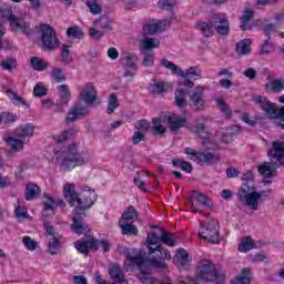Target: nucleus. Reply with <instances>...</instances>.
<instances>
[{
    "mask_svg": "<svg viewBox=\"0 0 284 284\" xmlns=\"http://www.w3.org/2000/svg\"><path fill=\"white\" fill-rule=\"evenodd\" d=\"M67 37L69 39H83V30L79 26L70 27L67 30Z\"/></svg>",
    "mask_w": 284,
    "mask_h": 284,
    "instance_id": "nucleus-51",
    "label": "nucleus"
},
{
    "mask_svg": "<svg viewBox=\"0 0 284 284\" xmlns=\"http://www.w3.org/2000/svg\"><path fill=\"white\" fill-rule=\"evenodd\" d=\"M161 237L155 232L148 233L146 236V262L154 270H168L165 261H171L172 255L163 247Z\"/></svg>",
    "mask_w": 284,
    "mask_h": 284,
    "instance_id": "nucleus-2",
    "label": "nucleus"
},
{
    "mask_svg": "<svg viewBox=\"0 0 284 284\" xmlns=\"http://www.w3.org/2000/svg\"><path fill=\"white\" fill-rule=\"evenodd\" d=\"M195 30H200L203 37L205 39H210V37L214 36V29L212 24V18H210L206 22L205 21H199L195 23Z\"/></svg>",
    "mask_w": 284,
    "mask_h": 284,
    "instance_id": "nucleus-23",
    "label": "nucleus"
},
{
    "mask_svg": "<svg viewBox=\"0 0 284 284\" xmlns=\"http://www.w3.org/2000/svg\"><path fill=\"white\" fill-rule=\"evenodd\" d=\"M61 61L64 65H70L74 61V58L70 53V47L67 44H62L61 47Z\"/></svg>",
    "mask_w": 284,
    "mask_h": 284,
    "instance_id": "nucleus-45",
    "label": "nucleus"
},
{
    "mask_svg": "<svg viewBox=\"0 0 284 284\" xmlns=\"http://www.w3.org/2000/svg\"><path fill=\"white\" fill-rule=\"evenodd\" d=\"M61 168L64 172L74 170V168H79V165H83V163H85V159H83V155L79 153L77 145L63 146L61 149Z\"/></svg>",
    "mask_w": 284,
    "mask_h": 284,
    "instance_id": "nucleus-5",
    "label": "nucleus"
},
{
    "mask_svg": "<svg viewBox=\"0 0 284 284\" xmlns=\"http://www.w3.org/2000/svg\"><path fill=\"white\" fill-rule=\"evenodd\" d=\"M87 7L89 8L91 14H101L102 9L99 3H97V0H88Z\"/></svg>",
    "mask_w": 284,
    "mask_h": 284,
    "instance_id": "nucleus-58",
    "label": "nucleus"
},
{
    "mask_svg": "<svg viewBox=\"0 0 284 284\" xmlns=\"http://www.w3.org/2000/svg\"><path fill=\"white\" fill-rule=\"evenodd\" d=\"M59 92H60V102L63 105H68L70 103L71 94H70V89L68 88L67 84H61L59 87Z\"/></svg>",
    "mask_w": 284,
    "mask_h": 284,
    "instance_id": "nucleus-46",
    "label": "nucleus"
},
{
    "mask_svg": "<svg viewBox=\"0 0 284 284\" xmlns=\"http://www.w3.org/2000/svg\"><path fill=\"white\" fill-rule=\"evenodd\" d=\"M99 247H102L103 252L108 253L110 252V247H112V244H110V241L108 240H97L94 237H91L90 250H93V252H97Z\"/></svg>",
    "mask_w": 284,
    "mask_h": 284,
    "instance_id": "nucleus-27",
    "label": "nucleus"
},
{
    "mask_svg": "<svg viewBox=\"0 0 284 284\" xmlns=\"http://www.w3.org/2000/svg\"><path fill=\"white\" fill-rule=\"evenodd\" d=\"M116 108H119V98L116 97V93H112L109 97V104L106 109L108 114H112Z\"/></svg>",
    "mask_w": 284,
    "mask_h": 284,
    "instance_id": "nucleus-52",
    "label": "nucleus"
},
{
    "mask_svg": "<svg viewBox=\"0 0 284 284\" xmlns=\"http://www.w3.org/2000/svg\"><path fill=\"white\" fill-rule=\"evenodd\" d=\"M152 123H153V126H152L153 134H165L166 129L165 126H163L161 119L154 118Z\"/></svg>",
    "mask_w": 284,
    "mask_h": 284,
    "instance_id": "nucleus-53",
    "label": "nucleus"
},
{
    "mask_svg": "<svg viewBox=\"0 0 284 284\" xmlns=\"http://www.w3.org/2000/svg\"><path fill=\"white\" fill-rule=\"evenodd\" d=\"M187 94L190 99V106L195 110V112H200L201 110H205V87L197 85L192 91H185L183 88L175 89V105L178 108H187Z\"/></svg>",
    "mask_w": 284,
    "mask_h": 284,
    "instance_id": "nucleus-3",
    "label": "nucleus"
},
{
    "mask_svg": "<svg viewBox=\"0 0 284 284\" xmlns=\"http://www.w3.org/2000/svg\"><path fill=\"white\" fill-rule=\"evenodd\" d=\"M80 99L83 101L87 105H93L94 101H97V89L94 88L93 83H88L83 88L82 92H80Z\"/></svg>",
    "mask_w": 284,
    "mask_h": 284,
    "instance_id": "nucleus-16",
    "label": "nucleus"
},
{
    "mask_svg": "<svg viewBox=\"0 0 284 284\" xmlns=\"http://www.w3.org/2000/svg\"><path fill=\"white\" fill-rule=\"evenodd\" d=\"M236 54L247 55L252 52V40H241L235 48Z\"/></svg>",
    "mask_w": 284,
    "mask_h": 284,
    "instance_id": "nucleus-30",
    "label": "nucleus"
},
{
    "mask_svg": "<svg viewBox=\"0 0 284 284\" xmlns=\"http://www.w3.org/2000/svg\"><path fill=\"white\" fill-rule=\"evenodd\" d=\"M109 275L111 276L112 281H115V283H123L124 281L123 270H121L119 264H114L110 267Z\"/></svg>",
    "mask_w": 284,
    "mask_h": 284,
    "instance_id": "nucleus-35",
    "label": "nucleus"
},
{
    "mask_svg": "<svg viewBox=\"0 0 284 284\" xmlns=\"http://www.w3.org/2000/svg\"><path fill=\"white\" fill-rule=\"evenodd\" d=\"M2 116V123L4 128H8V125H12L17 121V114L14 113H2L0 114Z\"/></svg>",
    "mask_w": 284,
    "mask_h": 284,
    "instance_id": "nucleus-56",
    "label": "nucleus"
},
{
    "mask_svg": "<svg viewBox=\"0 0 284 284\" xmlns=\"http://www.w3.org/2000/svg\"><path fill=\"white\" fill-rule=\"evenodd\" d=\"M119 227L122 230V234L126 236L139 235V229L130 222H119Z\"/></svg>",
    "mask_w": 284,
    "mask_h": 284,
    "instance_id": "nucleus-31",
    "label": "nucleus"
},
{
    "mask_svg": "<svg viewBox=\"0 0 284 284\" xmlns=\"http://www.w3.org/2000/svg\"><path fill=\"white\" fill-rule=\"evenodd\" d=\"M211 23L213 26V32L215 31L221 37H227L230 34V21L225 16L215 13L211 17Z\"/></svg>",
    "mask_w": 284,
    "mask_h": 284,
    "instance_id": "nucleus-11",
    "label": "nucleus"
},
{
    "mask_svg": "<svg viewBox=\"0 0 284 284\" xmlns=\"http://www.w3.org/2000/svg\"><path fill=\"white\" fill-rule=\"evenodd\" d=\"M75 250L80 252V254H84V256H88L90 254V240H80L74 243Z\"/></svg>",
    "mask_w": 284,
    "mask_h": 284,
    "instance_id": "nucleus-49",
    "label": "nucleus"
},
{
    "mask_svg": "<svg viewBox=\"0 0 284 284\" xmlns=\"http://www.w3.org/2000/svg\"><path fill=\"white\" fill-rule=\"evenodd\" d=\"M160 241L161 243L168 245L169 247H174V245H176V235H174V233H170L161 229Z\"/></svg>",
    "mask_w": 284,
    "mask_h": 284,
    "instance_id": "nucleus-33",
    "label": "nucleus"
},
{
    "mask_svg": "<svg viewBox=\"0 0 284 284\" xmlns=\"http://www.w3.org/2000/svg\"><path fill=\"white\" fill-rule=\"evenodd\" d=\"M7 20L16 32H22V34H30V24L26 22L23 18H19L16 14L11 13L7 16Z\"/></svg>",
    "mask_w": 284,
    "mask_h": 284,
    "instance_id": "nucleus-15",
    "label": "nucleus"
},
{
    "mask_svg": "<svg viewBox=\"0 0 284 284\" xmlns=\"http://www.w3.org/2000/svg\"><path fill=\"white\" fill-rule=\"evenodd\" d=\"M219 159L220 158L217 154L206 152L197 154L193 161H195V163L199 165H204V163H206V165H214V163H219Z\"/></svg>",
    "mask_w": 284,
    "mask_h": 284,
    "instance_id": "nucleus-22",
    "label": "nucleus"
},
{
    "mask_svg": "<svg viewBox=\"0 0 284 284\" xmlns=\"http://www.w3.org/2000/svg\"><path fill=\"white\" fill-rule=\"evenodd\" d=\"M44 199H47V201L43 202L44 212H48L49 210L51 211L57 210L55 205H59L60 207H65V201L63 200H54V197L48 195L47 193H44Z\"/></svg>",
    "mask_w": 284,
    "mask_h": 284,
    "instance_id": "nucleus-26",
    "label": "nucleus"
},
{
    "mask_svg": "<svg viewBox=\"0 0 284 284\" xmlns=\"http://www.w3.org/2000/svg\"><path fill=\"white\" fill-rule=\"evenodd\" d=\"M185 123H187V119L182 118L176 113H172L168 116V125L171 132H178L181 128H185Z\"/></svg>",
    "mask_w": 284,
    "mask_h": 284,
    "instance_id": "nucleus-19",
    "label": "nucleus"
},
{
    "mask_svg": "<svg viewBox=\"0 0 284 284\" xmlns=\"http://www.w3.org/2000/svg\"><path fill=\"white\" fill-rule=\"evenodd\" d=\"M19 63L17 62V59L14 57L9 55L4 60L0 62V67L2 70H8V72H12L13 70H17V67Z\"/></svg>",
    "mask_w": 284,
    "mask_h": 284,
    "instance_id": "nucleus-43",
    "label": "nucleus"
},
{
    "mask_svg": "<svg viewBox=\"0 0 284 284\" xmlns=\"http://www.w3.org/2000/svg\"><path fill=\"white\" fill-rule=\"evenodd\" d=\"M256 185L254 184H243L240 190L237 191V199L242 205L245 207H250L253 211L258 210V202L263 201V199H267L272 193L271 190L268 191H260L256 192Z\"/></svg>",
    "mask_w": 284,
    "mask_h": 284,
    "instance_id": "nucleus-4",
    "label": "nucleus"
},
{
    "mask_svg": "<svg viewBox=\"0 0 284 284\" xmlns=\"http://www.w3.org/2000/svg\"><path fill=\"white\" fill-rule=\"evenodd\" d=\"M41 38L40 41L42 43L43 50H48L52 52L57 50L61 45V41L57 37V30L52 28L50 24H40Z\"/></svg>",
    "mask_w": 284,
    "mask_h": 284,
    "instance_id": "nucleus-7",
    "label": "nucleus"
},
{
    "mask_svg": "<svg viewBox=\"0 0 284 284\" xmlns=\"http://www.w3.org/2000/svg\"><path fill=\"white\" fill-rule=\"evenodd\" d=\"M190 132H192L193 134H197V136H200V139L202 140L210 136V131L204 123H199L197 125L191 126Z\"/></svg>",
    "mask_w": 284,
    "mask_h": 284,
    "instance_id": "nucleus-40",
    "label": "nucleus"
},
{
    "mask_svg": "<svg viewBox=\"0 0 284 284\" xmlns=\"http://www.w3.org/2000/svg\"><path fill=\"white\" fill-rule=\"evenodd\" d=\"M126 258H128V261H131V263H134L135 265H138L139 270H141V267H143V266H149L146 264L148 263V257H143L142 255H131V254H129L126 256Z\"/></svg>",
    "mask_w": 284,
    "mask_h": 284,
    "instance_id": "nucleus-50",
    "label": "nucleus"
},
{
    "mask_svg": "<svg viewBox=\"0 0 284 284\" xmlns=\"http://www.w3.org/2000/svg\"><path fill=\"white\" fill-rule=\"evenodd\" d=\"M60 247H61V237L60 236H53L49 240L48 252H49V254H51V256H57V254H59Z\"/></svg>",
    "mask_w": 284,
    "mask_h": 284,
    "instance_id": "nucleus-36",
    "label": "nucleus"
},
{
    "mask_svg": "<svg viewBox=\"0 0 284 284\" xmlns=\"http://www.w3.org/2000/svg\"><path fill=\"white\" fill-rule=\"evenodd\" d=\"M193 199L194 201H196V203L202 205V207H212V200H210L207 195L199 191H193Z\"/></svg>",
    "mask_w": 284,
    "mask_h": 284,
    "instance_id": "nucleus-42",
    "label": "nucleus"
},
{
    "mask_svg": "<svg viewBox=\"0 0 284 284\" xmlns=\"http://www.w3.org/2000/svg\"><path fill=\"white\" fill-rule=\"evenodd\" d=\"M161 45V41L155 38H144L142 40V52H150V50H154V48H159Z\"/></svg>",
    "mask_w": 284,
    "mask_h": 284,
    "instance_id": "nucleus-38",
    "label": "nucleus"
},
{
    "mask_svg": "<svg viewBox=\"0 0 284 284\" xmlns=\"http://www.w3.org/2000/svg\"><path fill=\"white\" fill-rule=\"evenodd\" d=\"M75 185L72 183L64 184V199L69 202L71 207L75 206V210H81L82 213H85V210H90L94 203H97V192L90 186H81L80 190L77 192Z\"/></svg>",
    "mask_w": 284,
    "mask_h": 284,
    "instance_id": "nucleus-1",
    "label": "nucleus"
},
{
    "mask_svg": "<svg viewBox=\"0 0 284 284\" xmlns=\"http://www.w3.org/2000/svg\"><path fill=\"white\" fill-rule=\"evenodd\" d=\"M165 92V84L163 82H155L151 84V94H163Z\"/></svg>",
    "mask_w": 284,
    "mask_h": 284,
    "instance_id": "nucleus-62",
    "label": "nucleus"
},
{
    "mask_svg": "<svg viewBox=\"0 0 284 284\" xmlns=\"http://www.w3.org/2000/svg\"><path fill=\"white\" fill-rule=\"evenodd\" d=\"M254 17V10L251 8L246 9L244 11V14L242 16V24L241 29L242 30H252V24H250V21H252V18Z\"/></svg>",
    "mask_w": 284,
    "mask_h": 284,
    "instance_id": "nucleus-41",
    "label": "nucleus"
},
{
    "mask_svg": "<svg viewBox=\"0 0 284 284\" xmlns=\"http://www.w3.org/2000/svg\"><path fill=\"white\" fill-rule=\"evenodd\" d=\"M202 145L205 150H219V145L210 140V135L202 140Z\"/></svg>",
    "mask_w": 284,
    "mask_h": 284,
    "instance_id": "nucleus-64",
    "label": "nucleus"
},
{
    "mask_svg": "<svg viewBox=\"0 0 284 284\" xmlns=\"http://www.w3.org/2000/svg\"><path fill=\"white\" fill-rule=\"evenodd\" d=\"M33 95L36 97H47L48 95V88L43 87L41 83H37L33 88Z\"/></svg>",
    "mask_w": 284,
    "mask_h": 284,
    "instance_id": "nucleus-61",
    "label": "nucleus"
},
{
    "mask_svg": "<svg viewBox=\"0 0 284 284\" xmlns=\"http://www.w3.org/2000/svg\"><path fill=\"white\" fill-rule=\"evenodd\" d=\"M34 134V124L29 123V124H22L18 128L14 129L13 131V136H16V139H26V138H30L33 136Z\"/></svg>",
    "mask_w": 284,
    "mask_h": 284,
    "instance_id": "nucleus-21",
    "label": "nucleus"
},
{
    "mask_svg": "<svg viewBox=\"0 0 284 284\" xmlns=\"http://www.w3.org/2000/svg\"><path fill=\"white\" fill-rule=\"evenodd\" d=\"M200 239L207 241V243L219 244L220 243V233H219V221L210 220L207 223H200L199 231Z\"/></svg>",
    "mask_w": 284,
    "mask_h": 284,
    "instance_id": "nucleus-8",
    "label": "nucleus"
},
{
    "mask_svg": "<svg viewBox=\"0 0 284 284\" xmlns=\"http://www.w3.org/2000/svg\"><path fill=\"white\" fill-rule=\"evenodd\" d=\"M51 77L54 79V81H57V83H62V81H65V73H63V69L61 68H53Z\"/></svg>",
    "mask_w": 284,
    "mask_h": 284,
    "instance_id": "nucleus-55",
    "label": "nucleus"
},
{
    "mask_svg": "<svg viewBox=\"0 0 284 284\" xmlns=\"http://www.w3.org/2000/svg\"><path fill=\"white\" fill-rule=\"evenodd\" d=\"M252 283V270L243 268L240 276L232 281V284H251Z\"/></svg>",
    "mask_w": 284,
    "mask_h": 284,
    "instance_id": "nucleus-32",
    "label": "nucleus"
},
{
    "mask_svg": "<svg viewBox=\"0 0 284 284\" xmlns=\"http://www.w3.org/2000/svg\"><path fill=\"white\" fill-rule=\"evenodd\" d=\"M254 102L260 105L261 110L267 114L270 119H284V106L278 108L272 101H270L266 97L258 95L254 99Z\"/></svg>",
    "mask_w": 284,
    "mask_h": 284,
    "instance_id": "nucleus-9",
    "label": "nucleus"
},
{
    "mask_svg": "<svg viewBox=\"0 0 284 284\" xmlns=\"http://www.w3.org/2000/svg\"><path fill=\"white\" fill-rule=\"evenodd\" d=\"M135 129L138 132L145 134V132H150V122L148 120H139L135 123Z\"/></svg>",
    "mask_w": 284,
    "mask_h": 284,
    "instance_id": "nucleus-60",
    "label": "nucleus"
},
{
    "mask_svg": "<svg viewBox=\"0 0 284 284\" xmlns=\"http://www.w3.org/2000/svg\"><path fill=\"white\" fill-rule=\"evenodd\" d=\"M256 247V244H254V241L252 237H244L242 239V242L239 244V252H250V250H254Z\"/></svg>",
    "mask_w": 284,
    "mask_h": 284,
    "instance_id": "nucleus-47",
    "label": "nucleus"
},
{
    "mask_svg": "<svg viewBox=\"0 0 284 284\" xmlns=\"http://www.w3.org/2000/svg\"><path fill=\"white\" fill-rule=\"evenodd\" d=\"M6 143H8L14 152H21V150H23V140L21 139L19 140L14 136H9L6 139Z\"/></svg>",
    "mask_w": 284,
    "mask_h": 284,
    "instance_id": "nucleus-48",
    "label": "nucleus"
},
{
    "mask_svg": "<svg viewBox=\"0 0 284 284\" xmlns=\"http://www.w3.org/2000/svg\"><path fill=\"white\" fill-rule=\"evenodd\" d=\"M85 114H88V109L81 104H77L69 110L65 122L74 123L77 119H79L80 116H85Z\"/></svg>",
    "mask_w": 284,
    "mask_h": 284,
    "instance_id": "nucleus-20",
    "label": "nucleus"
},
{
    "mask_svg": "<svg viewBox=\"0 0 284 284\" xmlns=\"http://www.w3.org/2000/svg\"><path fill=\"white\" fill-rule=\"evenodd\" d=\"M197 276L201 281H213L215 284H225V275L216 272V266L210 260H203L197 266Z\"/></svg>",
    "mask_w": 284,
    "mask_h": 284,
    "instance_id": "nucleus-6",
    "label": "nucleus"
},
{
    "mask_svg": "<svg viewBox=\"0 0 284 284\" xmlns=\"http://www.w3.org/2000/svg\"><path fill=\"white\" fill-rule=\"evenodd\" d=\"M171 23H172V20L170 19L146 23L143 26V34H145V37L159 34V32H164L165 28Z\"/></svg>",
    "mask_w": 284,
    "mask_h": 284,
    "instance_id": "nucleus-14",
    "label": "nucleus"
},
{
    "mask_svg": "<svg viewBox=\"0 0 284 284\" xmlns=\"http://www.w3.org/2000/svg\"><path fill=\"white\" fill-rule=\"evenodd\" d=\"M22 243H23L24 247H27V250H29L30 252H34V250H37V247H39V242L32 240V237H30V236H23Z\"/></svg>",
    "mask_w": 284,
    "mask_h": 284,
    "instance_id": "nucleus-54",
    "label": "nucleus"
},
{
    "mask_svg": "<svg viewBox=\"0 0 284 284\" xmlns=\"http://www.w3.org/2000/svg\"><path fill=\"white\" fill-rule=\"evenodd\" d=\"M278 168H283V165L270 160V162L261 164L257 170L264 179H272V176L276 175V170Z\"/></svg>",
    "mask_w": 284,
    "mask_h": 284,
    "instance_id": "nucleus-17",
    "label": "nucleus"
},
{
    "mask_svg": "<svg viewBox=\"0 0 284 284\" xmlns=\"http://www.w3.org/2000/svg\"><path fill=\"white\" fill-rule=\"evenodd\" d=\"M267 156L270 161H274L277 165H284V142L273 141L268 149Z\"/></svg>",
    "mask_w": 284,
    "mask_h": 284,
    "instance_id": "nucleus-13",
    "label": "nucleus"
},
{
    "mask_svg": "<svg viewBox=\"0 0 284 284\" xmlns=\"http://www.w3.org/2000/svg\"><path fill=\"white\" fill-rule=\"evenodd\" d=\"M136 54L123 51L121 53L120 63L124 70H138L136 67Z\"/></svg>",
    "mask_w": 284,
    "mask_h": 284,
    "instance_id": "nucleus-18",
    "label": "nucleus"
},
{
    "mask_svg": "<svg viewBox=\"0 0 284 284\" xmlns=\"http://www.w3.org/2000/svg\"><path fill=\"white\" fill-rule=\"evenodd\" d=\"M85 213L81 209H74V215L72 216L73 223L71 224V230L75 234H90V226L83 223V217Z\"/></svg>",
    "mask_w": 284,
    "mask_h": 284,
    "instance_id": "nucleus-12",
    "label": "nucleus"
},
{
    "mask_svg": "<svg viewBox=\"0 0 284 284\" xmlns=\"http://www.w3.org/2000/svg\"><path fill=\"white\" fill-rule=\"evenodd\" d=\"M139 272L138 278L142 284L153 283L154 277H152V268L150 266H141Z\"/></svg>",
    "mask_w": 284,
    "mask_h": 284,
    "instance_id": "nucleus-28",
    "label": "nucleus"
},
{
    "mask_svg": "<svg viewBox=\"0 0 284 284\" xmlns=\"http://www.w3.org/2000/svg\"><path fill=\"white\" fill-rule=\"evenodd\" d=\"M215 103L219 110L224 114L225 119H232V109H230V105H227L223 99L216 98Z\"/></svg>",
    "mask_w": 284,
    "mask_h": 284,
    "instance_id": "nucleus-44",
    "label": "nucleus"
},
{
    "mask_svg": "<svg viewBox=\"0 0 284 284\" xmlns=\"http://www.w3.org/2000/svg\"><path fill=\"white\" fill-rule=\"evenodd\" d=\"M266 92H281V90H284V79H275L268 83L265 84Z\"/></svg>",
    "mask_w": 284,
    "mask_h": 284,
    "instance_id": "nucleus-37",
    "label": "nucleus"
},
{
    "mask_svg": "<svg viewBox=\"0 0 284 284\" xmlns=\"http://www.w3.org/2000/svg\"><path fill=\"white\" fill-rule=\"evenodd\" d=\"M161 65L163 68H166V70H171L172 74H178V77H182L183 79L179 81L178 85L186 88L184 90L187 92V90H192L194 88V81H192L187 74H185V71L179 68V65L174 64V62H170L168 59H162L161 60Z\"/></svg>",
    "mask_w": 284,
    "mask_h": 284,
    "instance_id": "nucleus-10",
    "label": "nucleus"
},
{
    "mask_svg": "<svg viewBox=\"0 0 284 284\" xmlns=\"http://www.w3.org/2000/svg\"><path fill=\"white\" fill-rule=\"evenodd\" d=\"M30 65L32 70H36V72H43V70H48L50 63L41 60L39 57H31Z\"/></svg>",
    "mask_w": 284,
    "mask_h": 284,
    "instance_id": "nucleus-34",
    "label": "nucleus"
},
{
    "mask_svg": "<svg viewBox=\"0 0 284 284\" xmlns=\"http://www.w3.org/2000/svg\"><path fill=\"white\" fill-rule=\"evenodd\" d=\"M175 256L179 267H187L190 265V254L184 248L178 250Z\"/></svg>",
    "mask_w": 284,
    "mask_h": 284,
    "instance_id": "nucleus-39",
    "label": "nucleus"
},
{
    "mask_svg": "<svg viewBox=\"0 0 284 284\" xmlns=\"http://www.w3.org/2000/svg\"><path fill=\"white\" fill-rule=\"evenodd\" d=\"M219 138L223 143H232V132L230 130L222 129L221 131L217 132Z\"/></svg>",
    "mask_w": 284,
    "mask_h": 284,
    "instance_id": "nucleus-59",
    "label": "nucleus"
},
{
    "mask_svg": "<svg viewBox=\"0 0 284 284\" xmlns=\"http://www.w3.org/2000/svg\"><path fill=\"white\" fill-rule=\"evenodd\" d=\"M142 65H144V68H152L154 65V53L150 51H144Z\"/></svg>",
    "mask_w": 284,
    "mask_h": 284,
    "instance_id": "nucleus-57",
    "label": "nucleus"
},
{
    "mask_svg": "<svg viewBox=\"0 0 284 284\" xmlns=\"http://www.w3.org/2000/svg\"><path fill=\"white\" fill-rule=\"evenodd\" d=\"M139 219V211H136V207L130 205L125 209L122 216L119 220V223H134Z\"/></svg>",
    "mask_w": 284,
    "mask_h": 284,
    "instance_id": "nucleus-24",
    "label": "nucleus"
},
{
    "mask_svg": "<svg viewBox=\"0 0 284 284\" xmlns=\"http://www.w3.org/2000/svg\"><path fill=\"white\" fill-rule=\"evenodd\" d=\"M113 20L108 16H101L98 20L94 21V26L99 27L100 30L104 32L112 31Z\"/></svg>",
    "mask_w": 284,
    "mask_h": 284,
    "instance_id": "nucleus-29",
    "label": "nucleus"
},
{
    "mask_svg": "<svg viewBox=\"0 0 284 284\" xmlns=\"http://www.w3.org/2000/svg\"><path fill=\"white\" fill-rule=\"evenodd\" d=\"M14 214L19 221H23V219H28V210L26 206L18 205L14 210Z\"/></svg>",
    "mask_w": 284,
    "mask_h": 284,
    "instance_id": "nucleus-63",
    "label": "nucleus"
},
{
    "mask_svg": "<svg viewBox=\"0 0 284 284\" xmlns=\"http://www.w3.org/2000/svg\"><path fill=\"white\" fill-rule=\"evenodd\" d=\"M39 196H41V187L32 182L28 183L24 191L26 201H32Z\"/></svg>",
    "mask_w": 284,
    "mask_h": 284,
    "instance_id": "nucleus-25",
    "label": "nucleus"
}]
</instances>
